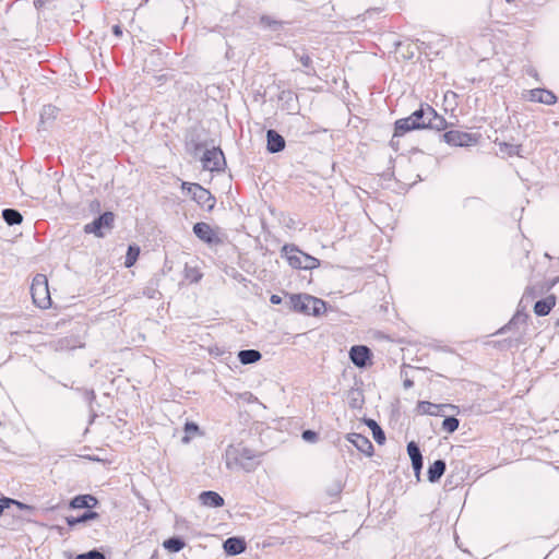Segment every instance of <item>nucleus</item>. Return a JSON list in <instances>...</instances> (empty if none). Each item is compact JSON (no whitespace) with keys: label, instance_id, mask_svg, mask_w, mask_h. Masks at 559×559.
<instances>
[{"label":"nucleus","instance_id":"obj_37","mask_svg":"<svg viewBox=\"0 0 559 559\" xmlns=\"http://www.w3.org/2000/svg\"><path fill=\"white\" fill-rule=\"evenodd\" d=\"M187 147H188V151L193 155V156H198L201 152L204 151V145L203 143L199 142V141H195V140H191L190 142L187 143Z\"/></svg>","mask_w":559,"mask_h":559},{"label":"nucleus","instance_id":"obj_26","mask_svg":"<svg viewBox=\"0 0 559 559\" xmlns=\"http://www.w3.org/2000/svg\"><path fill=\"white\" fill-rule=\"evenodd\" d=\"M237 356L242 365H251L262 358L261 353L257 349H241L238 352Z\"/></svg>","mask_w":559,"mask_h":559},{"label":"nucleus","instance_id":"obj_19","mask_svg":"<svg viewBox=\"0 0 559 559\" xmlns=\"http://www.w3.org/2000/svg\"><path fill=\"white\" fill-rule=\"evenodd\" d=\"M523 343V333L516 332V336H509L503 340L492 341L489 343L493 348L499 350H508L513 347H519Z\"/></svg>","mask_w":559,"mask_h":559},{"label":"nucleus","instance_id":"obj_36","mask_svg":"<svg viewBox=\"0 0 559 559\" xmlns=\"http://www.w3.org/2000/svg\"><path fill=\"white\" fill-rule=\"evenodd\" d=\"M406 450L411 460L423 457L419 444L416 441H409L407 443Z\"/></svg>","mask_w":559,"mask_h":559},{"label":"nucleus","instance_id":"obj_14","mask_svg":"<svg viewBox=\"0 0 559 559\" xmlns=\"http://www.w3.org/2000/svg\"><path fill=\"white\" fill-rule=\"evenodd\" d=\"M346 438L359 452L368 456L373 453V445L367 437L353 432L348 433Z\"/></svg>","mask_w":559,"mask_h":559},{"label":"nucleus","instance_id":"obj_18","mask_svg":"<svg viewBox=\"0 0 559 559\" xmlns=\"http://www.w3.org/2000/svg\"><path fill=\"white\" fill-rule=\"evenodd\" d=\"M223 548L228 556H237L246 550V542L242 537H229L224 542Z\"/></svg>","mask_w":559,"mask_h":559},{"label":"nucleus","instance_id":"obj_25","mask_svg":"<svg viewBox=\"0 0 559 559\" xmlns=\"http://www.w3.org/2000/svg\"><path fill=\"white\" fill-rule=\"evenodd\" d=\"M448 405L444 404H435L428 401H420L417 404V409L421 414L430 415V416H438L440 415V412L443 407H447Z\"/></svg>","mask_w":559,"mask_h":559},{"label":"nucleus","instance_id":"obj_6","mask_svg":"<svg viewBox=\"0 0 559 559\" xmlns=\"http://www.w3.org/2000/svg\"><path fill=\"white\" fill-rule=\"evenodd\" d=\"M450 146L468 147L478 143L479 135L459 130H450L440 135Z\"/></svg>","mask_w":559,"mask_h":559},{"label":"nucleus","instance_id":"obj_52","mask_svg":"<svg viewBox=\"0 0 559 559\" xmlns=\"http://www.w3.org/2000/svg\"><path fill=\"white\" fill-rule=\"evenodd\" d=\"M90 412H91V415H90V424H93L97 415H96V413L94 412L93 406H91V407H90Z\"/></svg>","mask_w":559,"mask_h":559},{"label":"nucleus","instance_id":"obj_48","mask_svg":"<svg viewBox=\"0 0 559 559\" xmlns=\"http://www.w3.org/2000/svg\"><path fill=\"white\" fill-rule=\"evenodd\" d=\"M282 301H283L282 297H281V296H278V295H276V294H273V295H271V297H270V302H271L272 305H280V304H282Z\"/></svg>","mask_w":559,"mask_h":559},{"label":"nucleus","instance_id":"obj_47","mask_svg":"<svg viewBox=\"0 0 559 559\" xmlns=\"http://www.w3.org/2000/svg\"><path fill=\"white\" fill-rule=\"evenodd\" d=\"M401 136H395V132L393 133V136L390 141V146L394 150V151H397L399 150V145H400V139Z\"/></svg>","mask_w":559,"mask_h":559},{"label":"nucleus","instance_id":"obj_33","mask_svg":"<svg viewBox=\"0 0 559 559\" xmlns=\"http://www.w3.org/2000/svg\"><path fill=\"white\" fill-rule=\"evenodd\" d=\"M460 425V420L454 416H447L442 421V429L448 433H453Z\"/></svg>","mask_w":559,"mask_h":559},{"label":"nucleus","instance_id":"obj_7","mask_svg":"<svg viewBox=\"0 0 559 559\" xmlns=\"http://www.w3.org/2000/svg\"><path fill=\"white\" fill-rule=\"evenodd\" d=\"M201 163L202 167L210 171H221L226 166L224 153L219 147L205 148Z\"/></svg>","mask_w":559,"mask_h":559},{"label":"nucleus","instance_id":"obj_31","mask_svg":"<svg viewBox=\"0 0 559 559\" xmlns=\"http://www.w3.org/2000/svg\"><path fill=\"white\" fill-rule=\"evenodd\" d=\"M463 207L467 211H480L485 207V202L477 197H468L463 200Z\"/></svg>","mask_w":559,"mask_h":559},{"label":"nucleus","instance_id":"obj_23","mask_svg":"<svg viewBox=\"0 0 559 559\" xmlns=\"http://www.w3.org/2000/svg\"><path fill=\"white\" fill-rule=\"evenodd\" d=\"M294 57L302 64V72L307 75H316V69L311 57L306 52L305 49L294 50Z\"/></svg>","mask_w":559,"mask_h":559},{"label":"nucleus","instance_id":"obj_35","mask_svg":"<svg viewBox=\"0 0 559 559\" xmlns=\"http://www.w3.org/2000/svg\"><path fill=\"white\" fill-rule=\"evenodd\" d=\"M74 559H107V558L104 552L94 548L88 551L76 555Z\"/></svg>","mask_w":559,"mask_h":559},{"label":"nucleus","instance_id":"obj_27","mask_svg":"<svg viewBox=\"0 0 559 559\" xmlns=\"http://www.w3.org/2000/svg\"><path fill=\"white\" fill-rule=\"evenodd\" d=\"M2 218L9 226L20 225L23 222V215L15 209L2 210Z\"/></svg>","mask_w":559,"mask_h":559},{"label":"nucleus","instance_id":"obj_40","mask_svg":"<svg viewBox=\"0 0 559 559\" xmlns=\"http://www.w3.org/2000/svg\"><path fill=\"white\" fill-rule=\"evenodd\" d=\"M58 109L52 105L44 106L40 118L44 119H55L57 116Z\"/></svg>","mask_w":559,"mask_h":559},{"label":"nucleus","instance_id":"obj_30","mask_svg":"<svg viewBox=\"0 0 559 559\" xmlns=\"http://www.w3.org/2000/svg\"><path fill=\"white\" fill-rule=\"evenodd\" d=\"M309 302H311V304H309V306H310L309 316L318 317L325 312L326 302L324 300L310 295Z\"/></svg>","mask_w":559,"mask_h":559},{"label":"nucleus","instance_id":"obj_28","mask_svg":"<svg viewBox=\"0 0 559 559\" xmlns=\"http://www.w3.org/2000/svg\"><path fill=\"white\" fill-rule=\"evenodd\" d=\"M365 423L371 429L374 441L378 444H383L385 442V433L379 424L371 418L366 419Z\"/></svg>","mask_w":559,"mask_h":559},{"label":"nucleus","instance_id":"obj_50","mask_svg":"<svg viewBox=\"0 0 559 559\" xmlns=\"http://www.w3.org/2000/svg\"><path fill=\"white\" fill-rule=\"evenodd\" d=\"M413 385H414V381L406 377L403 381V386L405 389H411Z\"/></svg>","mask_w":559,"mask_h":559},{"label":"nucleus","instance_id":"obj_38","mask_svg":"<svg viewBox=\"0 0 559 559\" xmlns=\"http://www.w3.org/2000/svg\"><path fill=\"white\" fill-rule=\"evenodd\" d=\"M76 391L81 392L83 395L84 401L88 404V407L93 405V402L96 400V394L93 389H75Z\"/></svg>","mask_w":559,"mask_h":559},{"label":"nucleus","instance_id":"obj_8","mask_svg":"<svg viewBox=\"0 0 559 559\" xmlns=\"http://www.w3.org/2000/svg\"><path fill=\"white\" fill-rule=\"evenodd\" d=\"M115 214L110 211H106L91 223L84 226V233L93 234L96 237H104V229H111L114 227Z\"/></svg>","mask_w":559,"mask_h":559},{"label":"nucleus","instance_id":"obj_20","mask_svg":"<svg viewBox=\"0 0 559 559\" xmlns=\"http://www.w3.org/2000/svg\"><path fill=\"white\" fill-rule=\"evenodd\" d=\"M200 502L209 508H219L223 507L225 501L224 498L216 491L205 490L199 495Z\"/></svg>","mask_w":559,"mask_h":559},{"label":"nucleus","instance_id":"obj_32","mask_svg":"<svg viewBox=\"0 0 559 559\" xmlns=\"http://www.w3.org/2000/svg\"><path fill=\"white\" fill-rule=\"evenodd\" d=\"M140 254V248L136 245H130L127 250L124 265L131 267L136 262Z\"/></svg>","mask_w":559,"mask_h":559},{"label":"nucleus","instance_id":"obj_51","mask_svg":"<svg viewBox=\"0 0 559 559\" xmlns=\"http://www.w3.org/2000/svg\"><path fill=\"white\" fill-rule=\"evenodd\" d=\"M201 274L199 272H194V276L187 275L188 278L191 280V282H199L201 280Z\"/></svg>","mask_w":559,"mask_h":559},{"label":"nucleus","instance_id":"obj_24","mask_svg":"<svg viewBox=\"0 0 559 559\" xmlns=\"http://www.w3.org/2000/svg\"><path fill=\"white\" fill-rule=\"evenodd\" d=\"M98 518H99V514L96 511L86 510L81 515H78V516H72V515L67 516L66 518V522H67L69 527H74V526H76L79 524H83V523H86L88 521L96 520Z\"/></svg>","mask_w":559,"mask_h":559},{"label":"nucleus","instance_id":"obj_9","mask_svg":"<svg viewBox=\"0 0 559 559\" xmlns=\"http://www.w3.org/2000/svg\"><path fill=\"white\" fill-rule=\"evenodd\" d=\"M353 365L359 369H366L372 365V352L366 345H353L348 352Z\"/></svg>","mask_w":559,"mask_h":559},{"label":"nucleus","instance_id":"obj_17","mask_svg":"<svg viewBox=\"0 0 559 559\" xmlns=\"http://www.w3.org/2000/svg\"><path fill=\"white\" fill-rule=\"evenodd\" d=\"M98 504V499L90 493L78 495L73 497L69 502L70 509H87L91 510Z\"/></svg>","mask_w":559,"mask_h":559},{"label":"nucleus","instance_id":"obj_41","mask_svg":"<svg viewBox=\"0 0 559 559\" xmlns=\"http://www.w3.org/2000/svg\"><path fill=\"white\" fill-rule=\"evenodd\" d=\"M301 438L304 441L306 442H309V443H314L318 441L319 439V435L317 431L314 430H311V429H306L302 431L301 433Z\"/></svg>","mask_w":559,"mask_h":559},{"label":"nucleus","instance_id":"obj_44","mask_svg":"<svg viewBox=\"0 0 559 559\" xmlns=\"http://www.w3.org/2000/svg\"><path fill=\"white\" fill-rule=\"evenodd\" d=\"M193 186H200V185L195 183V182H187V181L181 182L182 191L185 193H187L188 195H190L192 199H193V192H194V190L192 189Z\"/></svg>","mask_w":559,"mask_h":559},{"label":"nucleus","instance_id":"obj_12","mask_svg":"<svg viewBox=\"0 0 559 559\" xmlns=\"http://www.w3.org/2000/svg\"><path fill=\"white\" fill-rule=\"evenodd\" d=\"M289 300L287 302L289 310L304 313L309 316V299L310 295L308 294H290Z\"/></svg>","mask_w":559,"mask_h":559},{"label":"nucleus","instance_id":"obj_10","mask_svg":"<svg viewBox=\"0 0 559 559\" xmlns=\"http://www.w3.org/2000/svg\"><path fill=\"white\" fill-rule=\"evenodd\" d=\"M527 314L521 311H516L507 324L497 330L492 335H502L511 332V336H516V332L524 334L522 326L526 325Z\"/></svg>","mask_w":559,"mask_h":559},{"label":"nucleus","instance_id":"obj_4","mask_svg":"<svg viewBox=\"0 0 559 559\" xmlns=\"http://www.w3.org/2000/svg\"><path fill=\"white\" fill-rule=\"evenodd\" d=\"M31 295L33 302L37 307L41 309H47L50 307L51 298L46 275L38 273L33 277Z\"/></svg>","mask_w":559,"mask_h":559},{"label":"nucleus","instance_id":"obj_34","mask_svg":"<svg viewBox=\"0 0 559 559\" xmlns=\"http://www.w3.org/2000/svg\"><path fill=\"white\" fill-rule=\"evenodd\" d=\"M11 504H16L20 509H28L29 507L23 502L14 500L12 498L3 497L0 499V516L3 511L9 508Z\"/></svg>","mask_w":559,"mask_h":559},{"label":"nucleus","instance_id":"obj_45","mask_svg":"<svg viewBox=\"0 0 559 559\" xmlns=\"http://www.w3.org/2000/svg\"><path fill=\"white\" fill-rule=\"evenodd\" d=\"M193 186H200V185L195 183V182H187V181L181 182L182 191L185 193H187L188 195H190L192 199H193V192H194V190L192 189Z\"/></svg>","mask_w":559,"mask_h":559},{"label":"nucleus","instance_id":"obj_46","mask_svg":"<svg viewBox=\"0 0 559 559\" xmlns=\"http://www.w3.org/2000/svg\"><path fill=\"white\" fill-rule=\"evenodd\" d=\"M509 155H520L521 145H513L504 143Z\"/></svg>","mask_w":559,"mask_h":559},{"label":"nucleus","instance_id":"obj_1","mask_svg":"<svg viewBox=\"0 0 559 559\" xmlns=\"http://www.w3.org/2000/svg\"><path fill=\"white\" fill-rule=\"evenodd\" d=\"M447 128L448 121L443 116L439 115L430 105L421 104L408 117L395 121V136H403L413 130L433 129L442 131Z\"/></svg>","mask_w":559,"mask_h":559},{"label":"nucleus","instance_id":"obj_13","mask_svg":"<svg viewBox=\"0 0 559 559\" xmlns=\"http://www.w3.org/2000/svg\"><path fill=\"white\" fill-rule=\"evenodd\" d=\"M278 100L282 103L281 108L288 114H297L299 111L298 96L289 91L284 90L278 95Z\"/></svg>","mask_w":559,"mask_h":559},{"label":"nucleus","instance_id":"obj_5","mask_svg":"<svg viewBox=\"0 0 559 559\" xmlns=\"http://www.w3.org/2000/svg\"><path fill=\"white\" fill-rule=\"evenodd\" d=\"M192 231L194 236L210 247L219 246L224 239L219 236L221 228L212 227L205 222H198L193 225Z\"/></svg>","mask_w":559,"mask_h":559},{"label":"nucleus","instance_id":"obj_39","mask_svg":"<svg viewBox=\"0 0 559 559\" xmlns=\"http://www.w3.org/2000/svg\"><path fill=\"white\" fill-rule=\"evenodd\" d=\"M199 431V426L193 423V421H187L185 424V432H186V436L182 437V442L183 443H188L190 441V437L189 435L192 433V432H198Z\"/></svg>","mask_w":559,"mask_h":559},{"label":"nucleus","instance_id":"obj_54","mask_svg":"<svg viewBox=\"0 0 559 559\" xmlns=\"http://www.w3.org/2000/svg\"><path fill=\"white\" fill-rule=\"evenodd\" d=\"M341 490H342V486L340 484H337L336 491L333 492V495H337Z\"/></svg>","mask_w":559,"mask_h":559},{"label":"nucleus","instance_id":"obj_15","mask_svg":"<svg viewBox=\"0 0 559 559\" xmlns=\"http://www.w3.org/2000/svg\"><path fill=\"white\" fill-rule=\"evenodd\" d=\"M285 139L274 129L266 131V150L269 153H280L285 148Z\"/></svg>","mask_w":559,"mask_h":559},{"label":"nucleus","instance_id":"obj_22","mask_svg":"<svg viewBox=\"0 0 559 559\" xmlns=\"http://www.w3.org/2000/svg\"><path fill=\"white\" fill-rule=\"evenodd\" d=\"M447 469V463L444 460H436L431 463L427 471L428 480L431 484L438 483L440 478L443 476Z\"/></svg>","mask_w":559,"mask_h":559},{"label":"nucleus","instance_id":"obj_29","mask_svg":"<svg viewBox=\"0 0 559 559\" xmlns=\"http://www.w3.org/2000/svg\"><path fill=\"white\" fill-rule=\"evenodd\" d=\"M164 548L169 552H179L186 546V542L180 536H173L163 543Z\"/></svg>","mask_w":559,"mask_h":559},{"label":"nucleus","instance_id":"obj_11","mask_svg":"<svg viewBox=\"0 0 559 559\" xmlns=\"http://www.w3.org/2000/svg\"><path fill=\"white\" fill-rule=\"evenodd\" d=\"M193 201H195L201 207L206 211H212L215 206L216 200L211 192L200 186H193Z\"/></svg>","mask_w":559,"mask_h":559},{"label":"nucleus","instance_id":"obj_21","mask_svg":"<svg viewBox=\"0 0 559 559\" xmlns=\"http://www.w3.org/2000/svg\"><path fill=\"white\" fill-rule=\"evenodd\" d=\"M556 305V296L548 295L545 298L537 300L534 305V313L538 317L547 316Z\"/></svg>","mask_w":559,"mask_h":559},{"label":"nucleus","instance_id":"obj_3","mask_svg":"<svg viewBox=\"0 0 559 559\" xmlns=\"http://www.w3.org/2000/svg\"><path fill=\"white\" fill-rule=\"evenodd\" d=\"M281 253L293 269L313 270L320 265V261L317 258L305 253L295 245H284Z\"/></svg>","mask_w":559,"mask_h":559},{"label":"nucleus","instance_id":"obj_42","mask_svg":"<svg viewBox=\"0 0 559 559\" xmlns=\"http://www.w3.org/2000/svg\"><path fill=\"white\" fill-rule=\"evenodd\" d=\"M412 462V467L414 469V474H415V477L417 478V480L420 479V474H421V469H423V466H424V459H413L411 460Z\"/></svg>","mask_w":559,"mask_h":559},{"label":"nucleus","instance_id":"obj_49","mask_svg":"<svg viewBox=\"0 0 559 559\" xmlns=\"http://www.w3.org/2000/svg\"><path fill=\"white\" fill-rule=\"evenodd\" d=\"M112 34L117 37L122 36V27L120 25H114L112 26Z\"/></svg>","mask_w":559,"mask_h":559},{"label":"nucleus","instance_id":"obj_2","mask_svg":"<svg viewBox=\"0 0 559 559\" xmlns=\"http://www.w3.org/2000/svg\"><path fill=\"white\" fill-rule=\"evenodd\" d=\"M225 462L228 469L240 468L247 473L253 472L259 465L255 452L241 444L227 447Z\"/></svg>","mask_w":559,"mask_h":559},{"label":"nucleus","instance_id":"obj_16","mask_svg":"<svg viewBox=\"0 0 559 559\" xmlns=\"http://www.w3.org/2000/svg\"><path fill=\"white\" fill-rule=\"evenodd\" d=\"M530 100L545 105H554L557 102V96L554 92L546 88H533L528 92Z\"/></svg>","mask_w":559,"mask_h":559},{"label":"nucleus","instance_id":"obj_53","mask_svg":"<svg viewBox=\"0 0 559 559\" xmlns=\"http://www.w3.org/2000/svg\"><path fill=\"white\" fill-rule=\"evenodd\" d=\"M527 73H528L530 75H533V76H536V75H537V72H536L534 69H532V70L527 71Z\"/></svg>","mask_w":559,"mask_h":559},{"label":"nucleus","instance_id":"obj_43","mask_svg":"<svg viewBox=\"0 0 559 559\" xmlns=\"http://www.w3.org/2000/svg\"><path fill=\"white\" fill-rule=\"evenodd\" d=\"M261 23L264 25H267L269 27H271L274 31L278 29V26L281 25L280 22L272 20L270 16H265V15L261 17Z\"/></svg>","mask_w":559,"mask_h":559}]
</instances>
